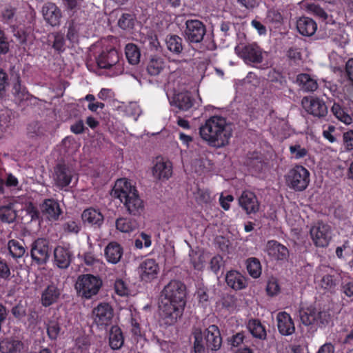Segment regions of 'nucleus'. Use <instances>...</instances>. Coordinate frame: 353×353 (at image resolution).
<instances>
[{
	"label": "nucleus",
	"mask_w": 353,
	"mask_h": 353,
	"mask_svg": "<svg viewBox=\"0 0 353 353\" xmlns=\"http://www.w3.org/2000/svg\"><path fill=\"white\" fill-rule=\"evenodd\" d=\"M187 288L179 280H171L161 292V316L166 325H171L181 317L186 304Z\"/></svg>",
	"instance_id": "f257e3e1"
},
{
	"label": "nucleus",
	"mask_w": 353,
	"mask_h": 353,
	"mask_svg": "<svg viewBox=\"0 0 353 353\" xmlns=\"http://www.w3.org/2000/svg\"><path fill=\"white\" fill-rule=\"evenodd\" d=\"M230 136L226 120L222 117H212L200 127V137L213 147L225 146L229 143Z\"/></svg>",
	"instance_id": "f03ea898"
},
{
	"label": "nucleus",
	"mask_w": 353,
	"mask_h": 353,
	"mask_svg": "<svg viewBox=\"0 0 353 353\" xmlns=\"http://www.w3.org/2000/svg\"><path fill=\"white\" fill-rule=\"evenodd\" d=\"M114 197L118 198L133 216H140L144 211V204L134 185L126 179H118L113 189Z\"/></svg>",
	"instance_id": "7ed1b4c3"
},
{
	"label": "nucleus",
	"mask_w": 353,
	"mask_h": 353,
	"mask_svg": "<svg viewBox=\"0 0 353 353\" xmlns=\"http://www.w3.org/2000/svg\"><path fill=\"white\" fill-rule=\"evenodd\" d=\"M97 63L101 69H108L111 76H118L124 72V61L114 48L103 50L97 58Z\"/></svg>",
	"instance_id": "20e7f679"
},
{
	"label": "nucleus",
	"mask_w": 353,
	"mask_h": 353,
	"mask_svg": "<svg viewBox=\"0 0 353 353\" xmlns=\"http://www.w3.org/2000/svg\"><path fill=\"white\" fill-rule=\"evenodd\" d=\"M299 316L303 325L307 326L315 325L319 327L328 325L331 319L328 311L312 306L300 310Z\"/></svg>",
	"instance_id": "39448f33"
},
{
	"label": "nucleus",
	"mask_w": 353,
	"mask_h": 353,
	"mask_svg": "<svg viewBox=\"0 0 353 353\" xmlns=\"http://www.w3.org/2000/svg\"><path fill=\"white\" fill-rule=\"evenodd\" d=\"M101 286V279L92 274H84L79 276L75 285L78 294L86 299H90L97 295Z\"/></svg>",
	"instance_id": "423d86ee"
},
{
	"label": "nucleus",
	"mask_w": 353,
	"mask_h": 353,
	"mask_svg": "<svg viewBox=\"0 0 353 353\" xmlns=\"http://www.w3.org/2000/svg\"><path fill=\"white\" fill-rule=\"evenodd\" d=\"M285 177L288 186L295 191L305 190L310 182V172L302 165H296Z\"/></svg>",
	"instance_id": "0eeeda50"
},
{
	"label": "nucleus",
	"mask_w": 353,
	"mask_h": 353,
	"mask_svg": "<svg viewBox=\"0 0 353 353\" xmlns=\"http://www.w3.org/2000/svg\"><path fill=\"white\" fill-rule=\"evenodd\" d=\"M30 256L37 265L46 264L50 258V243L45 238H38L31 244Z\"/></svg>",
	"instance_id": "6e6552de"
},
{
	"label": "nucleus",
	"mask_w": 353,
	"mask_h": 353,
	"mask_svg": "<svg viewBox=\"0 0 353 353\" xmlns=\"http://www.w3.org/2000/svg\"><path fill=\"white\" fill-rule=\"evenodd\" d=\"M221 343L218 327L211 325L204 331L203 337L200 336V353L204 351L205 347L216 351L220 348Z\"/></svg>",
	"instance_id": "1a4fd4ad"
},
{
	"label": "nucleus",
	"mask_w": 353,
	"mask_h": 353,
	"mask_svg": "<svg viewBox=\"0 0 353 353\" xmlns=\"http://www.w3.org/2000/svg\"><path fill=\"white\" fill-rule=\"evenodd\" d=\"M310 233L312 241L316 247L327 246L332 238L330 227L323 222H318L313 225L310 228Z\"/></svg>",
	"instance_id": "9d476101"
},
{
	"label": "nucleus",
	"mask_w": 353,
	"mask_h": 353,
	"mask_svg": "<svg viewBox=\"0 0 353 353\" xmlns=\"http://www.w3.org/2000/svg\"><path fill=\"white\" fill-rule=\"evenodd\" d=\"M234 51L246 63H261L263 59L262 50L256 43L236 46Z\"/></svg>",
	"instance_id": "9b49d317"
},
{
	"label": "nucleus",
	"mask_w": 353,
	"mask_h": 353,
	"mask_svg": "<svg viewBox=\"0 0 353 353\" xmlns=\"http://www.w3.org/2000/svg\"><path fill=\"white\" fill-rule=\"evenodd\" d=\"M301 105L307 113L318 118H324L328 112L325 103L318 97H304Z\"/></svg>",
	"instance_id": "f8f14e48"
},
{
	"label": "nucleus",
	"mask_w": 353,
	"mask_h": 353,
	"mask_svg": "<svg viewBox=\"0 0 353 353\" xmlns=\"http://www.w3.org/2000/svg\"><path fill=\"white\" fill-rule=\"evenodd\" d=\"M74 175V170L65 163H58L54 167V181L56 186L60 189L68 187Z\"/></svg>",
	"instance_id": "ddd939ff"
},
{
	"label": "nucleus",
	"mask_w": 353,
	"mask_h": 353,
	"mask_svg": "<svg viewBox=\"0 0 353 353\" xmlns=\"http://www.w3.org/2000/svg\"><path fill=\"white\" fill-rule=\"evenodd\" d=\"M81 219L84 225L98 230L104 223V216L98 208L90 207L85 209L81 214Z\"/></svg>",
	"instance_id": "4468645a"
},
{
	"label": "nucleus",
	"mask_w": 353,
	"mask_h": 353,
	"mask_svg": "<svg viewBox=\"0 0 353 353\" xmlns=\"http://www.w3.org/2000/svg\"><path fill=\"white\" fill-rule=\"evenodd\" d=\"M62 290L58 285L51 283L46 285L41 292L40 303L44 307L57 303L61 296Z\"/></svg>",
	"instance_id": "2eb2a0df"
},
{
	"label": "nucleus",
	"mask_w": 353,
	"mask_h": 353,
	"mask_svg": "<svg viewBox=\"0 0 353 353\" xmlns=\"http://www.w3.org/2000/svg\"><path fill=\"white\" fill-rule=\"evenodd\" d=\"M92 315L97 325H108L113 317V309L108 303H100L93 309Z\"/></svg>",
	"instance_id": "dca6fc26"
},
{
	"label": "nucleus",
	"mask_w": 353,
	"mask_h": 353,
	"mask_svg": "<svg viewBox=\"0 0 353 353\" xmlns=\"http://www.w3.org/2000/svg\"><path fill=\"white\" fill-rule=\"evenodd\" d=\"M42 215L50 221H56L62 214V210L57 201L54 199H46L41 204Z\"/></svg>",
	"instance_id": "f3484780"
},
{
	"label": "nucleus",
	"mask_w": 353,
	"mask_h": 353,
	"mask_svg": "<svg viewBox=\"0 0 353 353\" xmlns=\"http://www.w3.org/2000/svg\"><path fill=\"white\" fill-rule=\"evenodd\" d=\"M239 205L246 214H255L259 210V203L256 195L250 191H243L239 198Z\"/></svg>",
	"instance_id": "a211bd4d"
},
{
	"label": "nucleus",
	"mask_w": 353,
	"mask_h": 353,
	"mask_svg": "<svg viewBox=\"0 0 353 353\" xmlns=\"http://www.w3.org/2000/svg\"><path fill=\"white\" fill-rule=\"evenodd\" d=\"M72 253L69 248L58 245L54 250V265L59 269L68 268L72 261Z\"/></svg>",
	"instance_id": "6ab92c4d"
},
{
	"label": "nucleus",
	"mask_w": 353,
	"mask_h": 353,
	"mask_svg": "<svg viewBox=\"0 0 353 353\" xmlns=\"http://www.w3.org/2000/svg\"><path fill=\"white\" fill-rule=\"evenodd\" d=\"M268 254L277 261H288L289 258L288 249L276 241H269L266 245Z\"/></svg>",
	"instance_id": "aec40b11"
},
{
	"label": "nucleus",
	"mask_w": 353,
	"mask_h": 353,
	"mask_svg": "<svg viewBox=\"0 0 353 353\" xmlns=\"http://www.w3.org/2000/svg\"><path fill=\"white\" fill-rule=\"evenodd\" d=\"M159 271L158 263L154 259H145L139 267L141 278L145 281H149L156 278Z\"/></svg>",
	"instance_id": "412c9836"
},
{
	"label": "nucleus",
	"mask_w": 353,
	"mask_h": 353,
	"mask_svg": "<svg viewBox=\"0 0 353 353\" xmlns=\"http://www.w3.org/2000/svg\"><path fill=\"white\" fill-rule=\"evenodd\" d=\"M277 327L280 334L289 336L295 332L294 322L290 315L285 312H280L276 316Z\"/></svg>",
	"instance_id": "4be33fe9"
},
{
	"label": "nucleus",
	"mask_w": 353,
	"mask_h": 353,
	"mask_svg": "<svg viewBox=\"0 0 353 353\" xmlns=\"http://www.w3.org/2000/svg\"><path fill=\"white\" fill-rule=\"evenodd\" d=\"M44 19L52 26H59L61 18V10L54 3H47L42 8Z\"/></svg>",
	"instance_id": "5701e85b"
},
{
	"label": "nucleus",
	"mask_w": 353,
	"mask_h": 353,
	"mask_svg": "<svg viewBox=\"0 0 353 353\" xmlns=\"http://www.w3.org/2000/svg\"><path fill=\"white\" fill-rule=\"evenodd\" d=\"M12 94L14 102L19 105L25 101L29 100L31 97L27 88L21 83V79L19 73L15 75V81L12 84Z\"/></svg>",
	"instance_id": "b1692460"
},
{
	"label": "nucleus",
	"mask_w": 353,
	"mask_h": 353,
	"mask_svg": "<svg viewBox=\"0 0 353 353\" xmlns=\"http://www.w3.org/2000/svg\"><path fill=\"white\" fill-rule=\"evenodd\" d=\"M194 99L190 92H182L176 94L173 97L172 105L181 110L186 111L194 105Z\"/></svg>",
	"instance_id": "393cba45"
},
{
	"label": "nucleus",
	"mask_w": 353,
	"mask_h": 353,
	"mask_svg": "<svg viewBox=\"0 0 353 353\" xmlns=\"http://www.w3.org/2000/svg\"><path fill=\"white\" fill-rule=\"evenodd\" d=\"M340 279V274L334 270L331 269L330 272L326 273L322 276L320 281V286L325 290L331 292H334L339 283Z\"/></svg>",
	"instance_id": "a878e982"
},
{
	"label": "nucleus",
	"mask_w": 353,
	"mask_h": 353,
	"mask_svg": "<svg viewBox=\"0 0 353 353\" xmlns=\"http://www.w3.org/2000/svg\"><path fill=\"white\" fill-rule=\"evenodd\" d=\"M296 28L301 34L310 37L315 33L317 25L312 19L302 17L296 21Z\"/></svg>",
	"instance_id": "bb28decb"
},
{
	"label": "nucleus",
	"mask_w": 353,
	"mask_h": 353,
	"mask_svg": "<svg viewBox=\"0 0 353 353\" xmlns=\"http://www.w3.org/2000/svg\"><path fill=\"white\" fill-rule=\"evenodd\" d=\"M123 253V248L117 242H110L105 249L106 260L112 264H116L120 261Z\"/></svg>",
	"instance_id": "cd10ccee"
},
{
	"label": "nucleus",
	"mask_w": 353,
	"mask_h": 353,
	"mask_svg": "<svg viewBox=\"0 0 353 353\" xmlns=\"http://www.w3.org/2000/svg\"><path fill=\"white\" fill-rule=\"evenodd\" d=\"M152 173L158 179H168L172 174V164L170 161H157L152 169Z\"/></svg>",
	"instance_id": "c85d7f7f"
},
{
	"label": "nucleus",
	"mask_w": 353,
	"mask_h": 353,
	"mask_svg": "<svg viewBox=\"0 0 353 353\" xmlns=\"http://www.w3.org/2000/svg\"><path fill=\"white\" fill-rule=\"evenodd\" d=\"M227 284L234 290H239L246 287V280L236 271H230L225 276Z\"/></svg>",
	"instance_id": "c756f323"
},
{
	"label": "nucleus",
	"mask_w": 353,
	"mask_h": 353,
	"mask_svg": "<svg viewBox=\"0 0 353 353\" xmlns=\"http://www.w3.org/2000/svg\"><path fill=\"white\" fill-rule=\"evenodd\" d=\"M124 343V336L118 325H112L109 332V345L112 350H119Z\"/></svg>",
	"instance_id": "7c9ffc66"
},
{
	"label": "nucleus",
	"mask_w": 353,
	"mask_h": 353,
	"mask_svg": "<svg viewBox=\"0 0 353 353\" xmlns=\"http://www.w3.org/2000/svg\"><path fill=\"white\" fill-rule=\"evenodd\" d=\"M296 83L305 92H314L318 88L317 81L306 73L298 74Z\"/></svg>",
	"instance_id": "2f4dec72"
},
{
	"label": "nucleus",
	"mask_w": 353,
	"mask_h": 353,
	"mask_svg": "<svg viewBox=\"0 0 353 353\" xmlns=\"http://www.w3.org/2000/svg\"><path fill=\"white\" fill-rule=\"evenodd\" d=\"M7 249L10 256L16 260L23 257L26 251L23 241L17 239L9 240L7 243Z\"/></svg>",
	"instance_id": "473e14b6"
},
{
	"label": "nucleus",
	"mask_w": 353,
	"mask_h": 353,
	"mask_svg": "<svg viewBox=\"0 0 353 353\" xmlns=\"http://www.w3.org/2000/svg\"><path fill=\"white\" fill-rule=\"evenodd\" d=\"M185 34L190 44L199 43V20H188L185 23Z\"/></svg>",
	"instance_id": "72a5a7b5"
},
{
	"label": "nucleus",
	"mask_w": 353,
	"mask_h": 353,
	"mask_svg": "<svg viewBox=\"0 0 353 353\" xmlns=\"http://www.w3.org/2000/svg\"><path fill=\"white\" fill-rule=\"evenodd\" d=\"M116 228L121 232L129 233L139 227L137 221L130 217H120L116 220Z\"/></svg>",
	"instance_id": "f704fd0d"
},
{
	"label": "nucleus",
	"mask_w": 353,
	"mask_h": 353,
	"mask_svg": "<svg viewBox=\"0 0 353 353\" xmlns=\"http://www.w3.org/2000/svg\"><path fill=\"white\" fill-rule=\"evenodd\" d=\"M23 343L18 340L3 339L0 341L1 353H19L23 349Z\"/></svg>",
	"instance_id": "c9c22d12"
},
{
	"label": "nucleus",
	"mask_w": 353,
	"mask_h": 353,
	"mask_svg": "<svg viewBox=\"0 0 353 353\" xmlns=\"http://www.w3.org/2000/svg\"><path fill=\"white\" fill-rule=\"evenodd\" d=\"M125 54L128 63L137 65L140 61L141 52L139 47L134 43H128L125 47Z\"/></svg>",
	"instance_id": "e433bc0d"
},
{
	"label": "nucleus",
	"mask_w": 353,
	"mask_h": 353,
	"mask_svg": "<svg viewBox=\"0 0 353 353\" xmlns=\"http://www.w3.org/2000/svg\"><path fill=\"white\" fill-rule=\"evenodd\" d=\"M17 213L14 209V204L10 203L0 206V220L3 223H10L14 221Z\"/></svg>",
	"instance_id": "4c0bfd02"
},
{
	"label": "nucleus",
	"mask_w": 353,
	"mask_h": 353,
	"mask_svg": "<svg viewBox=\"0 0 353 353\" xmlns=\"http://www.w3.org/2000/svg\"><path fill=\"white\" fill-rule=\"evenodd\" d=\"M331 111L332 114L336 117V118L344 123L350 124L352 122V117L347 112L344 108H342L339 103H334L331 108Z\"/></svg>",
	"instance_id": "58836bf2"
},
{
	"label": "nucleus",
	"mask_w": 353,
	"mask_h": 353,
	"mask_svg": "<svg viewBox=\"0 0 353 353\" xmlns=\"http://www.w3.org/2000/svg\"><path fill=\"white\" fill-rule=\"evenodd\" d=\"M182 39L177 35H170L166 39L168 49L175 54H179L183 50Z\"/></svg>",
	"instance_id": "ea45409f"
},
{
	"label": "nucleus",
	"mask_w": 353,
	"mask_h": 353,
	"mask_svg": "<svg viewBox=\"0 0 353 353\" xmlns=\"http://www.w3.org/2000/svg\"><path fill=\"white\" fill-rule=\"evenodd\" d=\"M246 268L249 274L254 278H259L261 274V265L260 261L255 258L251 257L246 260Z\"/></svg>",
	"instance_id": "a19ab883"
},
{
	"label": "nucleus",
	"mask_w": 353,
	"mask_h": 353,
	"mask_svg": "<svg viewBox=\"0 0 353 353\" xmlns=\"http://www.w3.org/2000/svg\"><path fill=\"white\" fill-rule=\"evenodd\" d=\"M163 68L164 61L161 57H152L147 65V71L152 76L158 75Z\"/></svg>",
	"instance_id": "79ce46f5"
},
{
	"label": "nucleus",
	"mask_w": 353,
	"mask_h": 353,
	"mask_svg": "<svg viewBox=\"0 0 353 353\" xmlns=\"http://www.w3.org/2000/svg\"><path fill=\"white\" fill-rule=\"evenodd\" d=\"M248 328L253 336L260 339H265L266 332L265 327L259 321L255 319L250 321L248 325Z\"/></svg>",
	"instance_id": "37998d69"
},
{
	"label": "nucleus",
	"mask_w": 353,
	"mask_h": 353,
	"mask_svg": "<svg viewBox=\"0 0 353 353\" xmlns=\"http://www.w3.org/2000/svg\"><path fill=\"white\" fill-rule=\"evenodd\" d=\"M136 17L131 13H123L118 21V26L124 30H129L134 28Z\"/></svg>",
	"instance_id": "c03bdc74"
},
{
	"label": "nucleus",
	"mask_w": 353,
	"mask_h": 353,
	"mask_svg": "<svg viewBox=\"0 0 353 353\" xmlns=\"http://www.w3.org/2000/svg\"><path fill=\"white\" fill-rule=\"evenodd\" d=\"M72 11V14L70 16V21L79 26L86 22L88 14L81 8L77 6L76 8L73 9Z\"/></svg>",
	"instance_id": "a18cd8bd"
},
{
	"label": "nucleus",
	"mask_w": 353,
	"mask_h": 353,
	"mask_svg": "<svg viewBox=\"0 0 353 353\" xmlns=\"http://www.w3.org/2000/svg\"><path fill=\"white\" fill-rule=\"evenodd\" d=\"M152 245L151 236L142 232L134 240V246L137 249L149 248Z\"/></svg>",
	"instance_id": "49530a36"
},
{
	"label": "nucleus",
	"mask_w": 353,
	"mask_h": 353,
	"mask_svg": "<svg viewBox=\"0 0 353 353\" xmlns=\"http://www.w3.org/2000/svg\"><path fill=\"white\" fill-rule=\"evenodd\" d=\"M149 49L151 51H158L161 48L157 34L154 31H149L145 37Z\"/></svg>",
	"instance_id": "de8ad7c7"
},
{
	"label": "nucleus",
	"mask_w": 353,
	"mask_h": 353,
	"mask_svg": "<svg viewBox=\"0 0 353 353\" xmlns=\"http://www.w3.org/2000/svg\"><path fill=\"white\" fill-rule=\"evenodd\" d=\"M265 19L268 23L280 25L283 21V17L279 10L271 9L268 10Z\"/></svg>",
	"instance_id": "09e8293b"
},
{
	"label": "nucleus",
	"mask_w": 353,
	"mask_h": 353,
	"mask_svg": "<svg viewBox=\"0 0 353 353\" xmlns=\"http://www.w3.org/2000/svg\"><path fill=\"white\" fill-rule=\"evenodd\" d=\"M8 85V74L3 69L0 68V101L4 98L6 92V88Z\"/></svg>",
	"instance_id": "8fccbe9b"
},
{
	"label": "nucleus",
	"mask_w": 353,
	"mask_h": 353,
	"mask_svg": "<svg viewBox=\"0 0 353 353\" xmlns=\"http://www.w3.org/2000/svg\"><path fill=\"white\" fill-rule=\"evenodd\" d=\"M289 149L292 157L296 159L304 158L308 153L307 150L298 143L290 145Z\"/></svg>",
	"instance_id": "3c124183"
},
{
	"label": "nucleus",
	"mask_w": 353,
	"mask_h": 353,
	"mask_svg": "<svg viewBox=\"0 0 353 353\" xmlns=\"http://www.w3.org/2000/svg\"><path fill=\"white\" fill-rule=\"evenodd\" d=\"M11 313L15 319L21 320L26 315V305L23 304L22 301H20L12 307Z\"/></svg>",
	"instance_id": "603ef678"
},
{
	"label": "nucleus",
	"mask_w": 353,
	"mask_h": 353,
	"mask_svg": "<svg viewBox=\"0 0 353 353\" xmlns=\"http://www.w3.org/2000/svg\"><path fill=\"white\" fill-rule=\"evenodd\" d=\"M114 290L115 292L121 296H128L130 292L128 285L122 279H117L115 281Z\"/></svg>",
	"instance_id": "864d4df0"
},
{
	"label": "nucleus",
	"mask_w": 353,
	"mask_h": 353,
	"mask_svg": "<svg viewBox=\"0 0 353 353\" xmlns=\"http://www.w3.org/2000/svg\"><path fill=\"white\" fill-rule=\"evenodd\" d=\"M61 327L59 323L56 321H50L47 326V334L49 338L52 340L57 339Z\"/></svg>",
	"instance_id": "5fc2aeb1"
},
{
	"label": "nucleus",
	"mask_w": 353,
	"mask_h": 353,
	"mask_svg": "<svg viewBox=\"0 0 353 353\" xmlns=\"http://www.w3.org/2000/svg\"><path fill=\"white\" fill-rule=\"evenodd\" d=\"M11 276L10 267L7 261L0 257V279L9 280Z\"/></svg>",
	"instance_id": "6e6d98bb"
},
{
	"label": "nucleus",
	"mask_w": 353,
	"mask_h": 353,
	"mask_svg": "<svg viewBox=\"0 0 353 353\" xmlns=\"http://www.w3.org/2000/svg\"><path fill=\"white\" fill-rule=\"evenodd\" d=\"M12 32L14 37L20 44L23 45L26 43L28 34L26 30L21 28L13 27Z\"/></svg>",
	"instance_id": "4d7b16f0"
},
{
	"label": "nucleus",
	"mask_w": 353,
	"mask_h": 353,
	"mask_svg": "<svg viewBox=\"0 0 353 353\" xmlns=\"http://www.w3.org/2000/svg\"><path fill=\"white\" fill-rule=\"evenodd\" d=\"M80 30L79 25L73 23L72 21H69V26L67 32V38L71 41H75L78 37V33Z\"/></svg>",
	"instance_id": "13d9d810"
},
{
	"label": "nucleus",
	"mask_w": 353,
	"mask_h": 353,
	"mask_svg": "<svg viewBox=\"0 0 353 353\" xmlns=\"http://www.w3.org/2000/svg\"><path fill=\"white\" fill-rule=\"evenodd\" d=\"M308 9L312 13H314L316 16L319 18L326 20L328 17L327 14L325 12V10L318 4L311 3L308 6Z\"/></svg>",
	"instance_id": "bf43d9fd"
},
{
	"label": "nucleus",
	"mask_w": 353,
	"mask_h": 353,
	"mask_svg": "<svg viewBox=\"0 0 353 353\" xmlns=\"http://www.w3.org/2000/svg\"><path fill=\"white\" fill-rule=\"evenodd\" d=\"M26 211L27 214L30 216L31 221H39L40 212L32 203H29L26 205Z\"/></svg>",
	"instance_id": "052dcab7"
},
{
	"label": "nucleus",
	"mask_w": 353,
	"mask_h": 353,
	"mask_svg": "<svg viewBox=\"0 0 353 353\" xmlns=\"http://www.w3.org/2000/svg\"><path fill=\"white\" fill-rule=\"evenodd\" d=\"M266 291L268 294L271 296L276 295L280 292V287L276 279H272L268 281Z\"/></svg>",
	"instance_id": "680f3d73"
},
{
	"label": "nucleus",
	"mask_w": 353,
	"mask_h": 353,
	"mask_svg": "<svg viewBox=\"0 0 353 353\" xmlns=\"http://www.w3.org/2000/svg\"><path fill=\"white\" fill-rule=\"evenodd\" d=\"M343 143L345 150L350 151L353 150V130H348L343 133Z\"/></svg>",
	"instance_id": "e2e57ef3"
},
{
	"label": "nucleus",
	"mask_w": 353,
	"mask_h": 353,
	"mask_svg": "<svg viewBox=\"0 0 353 353\" xmlns=\"http://www.w3.org/2000/svg\"><path fill=\"white\" fill-rule=\"evenodd\" d=\"M15 15V9L12 8H7L2 12V19L6 23L10 24L13 22Z\"/></svg>",
	"instance_id": "0e129e2a"
},
{
	"label": "nucleus",
	"mask_w": 353,
	"mask_h": 353,
	"mask_svg": "<svg viewBox=\"0 0 353 353\" xmlns=\"http://www.w3.org/2000/svg\"><path fill=\"white\" fill-rule=\"evenodd\" d=\"M63 229L68 232L77 234L81 230V226L77 221H68L64 223Z\"/></svg>",
	"instance_id": "69168bd1"
},
{
	"label": "nucleus",
	"mask_w": 353,
	"mask_h": 353,
	"mask_svg": "<svg viewBox=\"0 0 353 353\" xmlns=\"http://www.w3.org/2000/svg\"><path fill=\"white\" fill-rule=\"evenodd\" d=\"M65 40L62 35L55 34L52 44V48L58 52H63L64 50Z\"/></svg>",
	"instance_id": "338daca9"
},
{
	"label": "nucleus",
	"mask_w": 353,
	"mask_h": 353,
	"mask_svg": "<svg viewBox=\"0 0 353 353\" xmlns=\"http://www.w3.org/2000/svg\"><path fill=\"white\" fill-rule=\"evenodd\" d=\"M341 290L348 297L353 296V280L345 281L341 283Z\"/></svg>",
	"instance_id": "774afa93"
}]
</instances>
